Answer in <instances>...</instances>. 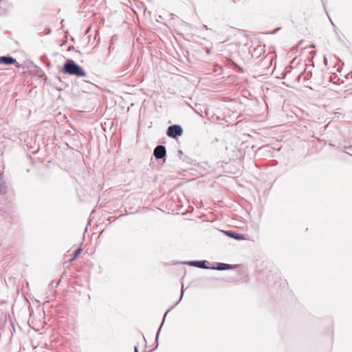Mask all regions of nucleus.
I'll return each mask as SVG.
<instances>
[{
    "instance_id": "obj_7",
    "label": "nucleus",
    "mask_w": 352,
    "mask_h": 352,
    "mask_svg": "<svg viewBox=\"0 0 352 352\" xmlns=\"http://www.w3.org/2000/svg\"><path fill=\"white\" fill-rule=\"evenodd\" d=\"M214 269H217L218 270H225L230 268V265L225 263H220L217 267H213Z\"/></svg>"
},
{
    "instance_id": "obj_8",
    "label": "nucleus",
    "mask_w": 352,
    "mask_h": 352,
    "mask_svg": "<svg viewBox=\"0 0 352 352\" xmlns=\"http://www.w3.org/2000/svg\"><path fill=\"white\" fill-rule=\"evenodd\" d=\"M82 249L81 248H79L76 250H75L74 252V256L71 258L70 261L72 262L73 261H74L78 256V255L82 252Z\"/></svg>"
},
{
    "instance_id": "obj_1",
    "label": "nucleus",
    "mask_w": 352,
    "mask_h": 352,
    "mask_svg": "<svg viewBox=\"0 0 352 352\" xmlns=\"http://www.w3.org/2000/svg\"><path fill=\"white\" fill-rule=\"evenodd\" d=\"M63 72L69 75H74L78 77H85L86 72L73 60H67L63 67Z\"/></svg>"
},
{
    "instance_id": "obj_9",
    "label": "nucleus",
    "mask_w": 352,
    "mask_h": 352,
    "mask_svg": "<svg viewBox=\"0 0 352 352\" xmlns=\"http://www.w3.org/2000/svg\"><path fill=\"white\" fill-rule=\"evenodd\" d=\"M0 192H1V193H4L5 192V187L1 184H0Z\"/></svg>"
},
{
    "instance_id": "obj_11",
    "label": "nucleus",
    "mask_w": 352,
    "mask_h": 352,
    "mask_svg": "<svg viewBox=\"0 0 352 352\" xmlns=\"http://www.w3.org/2000/svg\"><path fill=\"white\" fill-rule=\"evenodd\" d=\"M134 352H138V348L135 347V351Z\"/></svg>"
},
{
    "instance_id": "obj_2",
    "label": "nucleus",
    "mask_w": 352,
    "mask_h": 352,
    "mask_svg": "<svg viewBox=\"0 0 352 352\" xmlns=\"http://www.w3.org/2000/svg\"><path fill=\"white\" fill-rule=\"evenodd\" d=\"M182 133V128L179 125L177 124L170 126L166 131L167 135L173 138H177V137L181 136Z\"/></svg>"
},
{
    "instance_id": "obj_3",
    "label": "nucleus",
    "mask_w": 352,
    "mask_h": 352,
    "mask_svg": "<svg viewBox=\"0 0 352 352\" xmlns=\"http://www.w3.org/2000/svg\"><path fill=\"white\" fill-rule=\"evenodd\" d=\"M15 65L16 67H20L21 65L16 62V59L10 56H0V65Z\"/></svg>"
},
{
    "instance_id": "obj_4",
    "label": "nucleus",
    "mask_w": 352,
    "mask_h": 352,
    "mask_svg": "<svg viewBox=\"0 0 352 352\" xmlns=\"http://www.w3.org/2000/svg\"><path fill=\"white\" fill-rule=\"evenodd\" d=\"M153 153L155 158L162 159L166 155V148L164 146L159 145L155 148Z\"/></svg>"
},
{
    "instance_id": "obj_5",
    "label": "nucleus",
    "mask_w": 352,
    "mask_h": 352,
    "mask_svg": "<svg viewBox=\"0 0 352 352\" xmlns=\"http://www.w3.org/2000/svg\"><path fill=\"white\" fill-rule=\"evenodd\" d=\"M226 234L229 236L230 237H232L233 239H235L236 240H245L247 239L246 237L241 234L236 233L233 231H227L226 232Z\"/></svg>"
},
{
    "instance_id": "obj_6",
    "label": "nucleus",
    "mask_w": 352,
    "mask_h": 352,
    "mask_svg": "<svg viewBox=\"0 0 352 352\" xmlns=\"http://www.w3.org/2000/svg\"><path fill=\"white\" fill-rule=\"evenodd\" d=\"M206 263H207L206 261H190L188 263L191 266H195V267H197L199 268L206 269V268H209V267H208L206 265Z\"/></svg>"
},
{
    "instance_id": "obj_10",
    "label": "nucleus",
    "mask_w": 352,
    "mask_h": 352,
    "mask_svg": "<svg viewBox=\"0 0 352 352\" xmlns=\"http://www.w3.org/2000/svg\"><path fill=\"white\" fill-rule=\"evenodd\" d=\"M5 2L3 1H0V7Z\"/></svg>"
}]
</instances>
